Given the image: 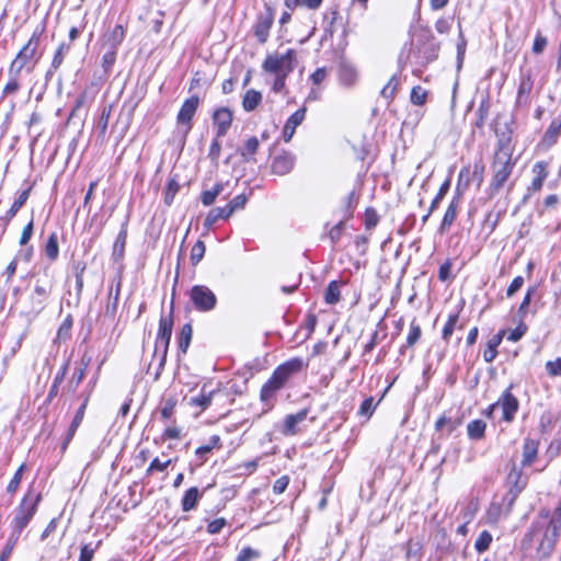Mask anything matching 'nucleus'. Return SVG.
<instances>
[{
  "label": "nucleus",
  "instance_id": "1",
  "mask_svg": "<svg viewBox=\"0 0 561 561\" xmlns=\"http://www.w3.org/2000/svg\"><path fill=\"white\" fill-rule=\"evenodd\" d=\"M549 512L542 511L540 519H538L531 530L525 536L523 543L537 542V552L540 558L549 557L556 546L557 539L560 534V526L556 520H548Z\"/></svg>",
  "mask_w": 561,
  "mask_h": 561
},
{
  "label": "nucleus",
  "instance_id": "2",
  "mask_svg": "<svg viewBox=\"0 0 561 561\" xmlns=\"http://www.w3.org/2000/svg\"><path fill=\"white\" fill-rule=\"evenodd\" d=\"M42 31L35 30L28 42L21 48L9 67V75H20L23 69L32 72L38 61L37 49Z\"/></svg>",
  "mask_w": 561,
  "mask_h": 561
},
{
  "label": "nucleus",
  "instance_id": "3",
  "mask_svg": "<svg viewBox=\"0 0 561 561\" xmlns=\"http://www.w3.org/2000/svg\"><path fill=\"white\" fill-rule=\"evenodd\" d=\"M41 499V494H33L32 491H28L24 495L20 505L14 511V516L11 522L12 533L10 536H15V539L19 540L21 533L35 515Z\"/></svg>",
  "mask_w": 561,
  "mask_h": 561
},
{
  "label": "nucleus",
  "instance_id": "4",
  "mask_svg": "<svg viewBox=\"0 0 561 561\" xmlns=\"http://www.w3.org/2000/svg\"><path fill=\"white\" fill-rule=\"evenodd\" d=\"M514 164L510 149L500 147L492 163L493 178L490 183L492 193H497L504 186L512 174Z\"/></svg>",
  "mask_w": 561,
  "mask_h": 561
},
{
  "label": "nucleus",
  "instance_id": "5",
  "mask_svg": "<svg viewBox=\"0 0 561 561\" xmlns=\"http://www.w3.org/2000/svg\"><path fill=\"white\" fill-rule=\"evenodd\" d=\"M297 64V53L289 48L284 54H268L262 64L263 71L273 76H289Z\"/></svg>",
  "mask_w": 561,
  "mask_h": 561
},
{
  "label": "nucleus",
  "instance_id": "6",
  "mask_svg": "<svg viewBox=\"0 0 561 561\" xmlns=\"http://www.w3.org/2000/svg\"><path fill=\"white\" fill-rule=\"evenodd\" d=\"M173 320L172 318H161L159 321V331L154 344V354H160L158 368L156 371V379L160 376L165 360L168 348L172 335Z\"/></svg>",
  "mask_w": 561,
  "mask_h": 561
},
{
  "label": "nucleus",
  "instance_id": "7",
  "mask_svg": "<svg viewBox=\"0 0 561 561\" xmlns=\"http://www.w3.org/2000/svg\"><path fill=\"white\" fill-rule=\"evenodd\" d=\"M190 299L194 308L201 312L211 311L217 305L216 295L205 285H194L190 291Z\"/></svg>",
  "mask_w": 561,
  "mask_h": 561
},
{
  "label": "nucleus",
  "instance_id": "8",
  "mask_svg": "<svg viewBox=\"0 0 561 561\" xmlns=\"http://www.w3.org/2000/svg\"><path fill=\"white\" fill-rule=\"evenodd\" d=\"M511 389H512V386L510 388H507L503 393L502 396L500 397V399L491 404L489 407V412H488V415H491V413L496 410L497 408H501L502 409V414H503V420L505 422H512L513 419H514V415L515 413L517 412L518 410V407H519V403H518V400L516 399V397H514L511 392Z\"/></svg>",
  "mask_w": 561,
  "mask_h": 561
},
{
  "label": "nucleus",
  "instance_id": "9",
  "mask_svg": "<svg viewBox=\"0 0 561 561\" xmlns=\"http://www.w3.org/2000/svg\"><path fill=\"white\" fill-rule=\"evenodd\" d=\"M274 23V13L271 9H266L264 12L260 13L254 23L253 30L257 41L261 44L267 42L270 36V30Z\"/></svg>",
  "mask_w": 561,
  "mask_h": 561
},
{
  "label": "nucleus",
  "instance_id": "10",
  "mask_svg": "<svg viewBox=\"0 0 561 561\" xmlns=\"http://www.w3.org/2000/svg\"><path fill=\"white\" fill-rule=\"evenodd\" d=\"M304 367V362L301 358L295 357L286 363L279 365L274 371L273 376L275 379H278L284 385L287 382V380L293 376L294 374L299 373Z\"/></svg>",
  "mask_w": 561,
  "mask_h": 561
},
{
  "label": "nucleus",
  "instance_id": "11",
  "mask_svg": "<svg viewBox=\"0 0 561 561\" xmlns=\"http://www.w3.org/2000/svg\"><path fill=\"white\" fill-rule=\"evenodd\" d=\"M232 111L228 107H220L214 112L213 122L216 127L217 138H221L227 134L232 124Z\"/></svg>",
  "mask_w": 561,
  "mask_h": 561
},
{
  "label": "nucleus",
  "instance_id": "12",
  "mask_svg": "<svg viewBox=\"0 0 561 561\" xmlns=\"http://www.w3.org/2000/svg\"><path fill=\"white\" fill-rule=\"evenodd\" d=\"M296 158L290 152H282L277 154L271 164L272 173L276 175H286L288 174L295 165Z\"/></svg>",
  "mask_w": 561,
  "mask_h": 561
},
{
  "label": "nucleus",
  "instance_id": "13",
  "mask_svg": "<svg viewBox=\"0 0 561 561\" xmlns=\"http://www.w3.org/2000/svg\"><path fill=\"white\" fill-rule=\"evenodd\" d=\"M198 105L199 98L197 95H192L191 98L186 99L178 113V124L190 126V123L195 115Z\"/></svg>",
  "mask_w": 561,
  "mask_h": 561
},
{
  "label": "nucleus",
  "instance_id": "14",
  "mask_svg": "<svg viewBox=\"0 0 561 561\" xmlns=\"http://www.w3.org/2000/svg\"><path fill=\"white\" fill-rule=\"evenodd\" d=\"M122 288L121 277L113 280V284L108 291L107 304L105 306V316L114 318L117 311L119 294Z\"/></svg>",
  "mask_w": 561,
  "mask_h": 561
},
{
  "label": "nucleus",
  "instance_id": "15",
  "mask_svg": "<svg viewBox=\"0 0 561 561\" xmlns=\"http://www.w3.org/2000/svg\"><path fill=\"white\" fill-rule=\"evenodd\" d=\"M306 108H299L297 110L293 115L289 116L287 122L285 123V126L283 128V139L284 141L288 142L291 140L296 128L302 123L305 119Z\"/></svg>",
  "mask_w": 561,
  "mask_h": 561
},
{
  "label": "nucleus",
  "instance_id": "16",
  "mask_svg": "<svg viewBox=\"0 0 561 561\" xmlns=\"http://www.w3.org/2000/svg\"><path fill=\"white\" fill-rule=\"evenodd\" d=\"M534 81L530 71L523 72L518 85L516 103L518 105H527L529 102V94L533 90Z\"/></svg>",
  "mask_w": 561,
  "mask_h": 561
},
{
  "label": "nucleus",
  "instance_id": "17",
  "mask_svg": "<svg viewBox=\"0 0 561 561\" xmlns=\"http://www.w3.org/2000/svg\"><path fill=\"white\" fill-rule=\"evenodd\" d=\"M340 82L345 87H352L358 79V71L354 65L347 61H341L339 67Z\"/></svg>",
  "mask_w": 561,
  "mask_h": 561
},
{
  "label": "nucleus",
  "instance_id": "18",
  "mask_svg": "<svg viewBox=\"0 0 561 561\" xmlns=\"http://www.w3.org/2000/svg\"><path fill=\"white\" fill-rule=\"evenodd\" d=\"M307 414L308 411L306 409L297 412L296 414H288L284 420L282 433L285 436H293L297 434V425L306 420Z\"/></svg>",
  "mask_w": 561,
  "mask_h": 561
},
{
  "label": "nucleus",
  "instance_id": "19",
  "mask_svg": "<svg viewBox=\"0 0 561 561\" xmlns=\"http://www.w3.org/2000/svg\"><path fill=\"white\" fill-rule=\"evenodd\" d=\"M70 48H71V45L68 44V43H61L58 46V48L56 49V51L54 54V57H53V60H51V65H50L49 69L46 72V78L47 79L49 77H51L53 73L61 66L65 57L70 51Z\"/></svg>",
  "mask_w": 561,
  "mask_h": 561
},
{
  "label": "nucleus",
  "instance_id": "20",
  "mask_svg": "<svg viewBox=\"0 0 561 561\" xmlns=\"http://www.w3.org/2000/svg\"><path fill=\"white\" fill-rule=\"evenodd\" d=\"M284 387V383L272 375L271 378L263 385L261 389V400L263 402H270L275 393Z\"/></svg>",
  "mask_w": 561,
  "mask_h": 561
},
{
  "label": "nucleus",
  "instance_id": "21",
  "mask_svg": "<svg viewBox=\"0 0 561 561\" xmlns=\"http://www.w3.org/2000/svg\"><path fill=\"white\" fill-rule=\"evenodd\" d=\"M231 215V209H229L227 205L225 207L211 208L205 218L204 227L209 229L218 220L228 219Z\"/></svg>",
  "mask_w": 561,
  "mask_h": 561
},
{
  "label": "nucleus",
  "instance_id": "22",
  "mask_svg": "<svg viewBox=\"0 0 561 561\" xmlns=\"http://www.w3.org/2000/svg\"><path fill=\"white\" fill-rule=\"evenodd\" d=\"M538 442L531 438H526L523 446V466H530L537 458Z\"/></svg>",
  "mask_w": 561,
  "mask_h": 561
},
{
  "label": "nucleus",
  "instance_id": "23",
  "mask_svg": "<svg viewBox=\"0 0 561 561\" xmlns=\"http://www.w3.org/2000/svg\"><path fill=\"white\" fill-rule=\"evenodd\" d=\"M262 93L254 89L245 91L242 98V107L245 112L254 111L262 102Z\"/></svg>",
  "mask_w": 561,
  "mask_h": 561
},
{
  "label": "nucleus",
  "instance_id": "24",
  "mask_svg": "<svg viewBox=\"0 0 561 561\" xmlns=\"http://www.w3.org/2000/svg\"><path fill=\"white\" fill-rule=\"evenodd\" d=\"M505 331H500L489 340L488 346L483 352V358L486 363H492L497 355V346L501 344Z\"/></svg>",
  "mask_w": 561,
  "mask_h": 561
},
{
  "label": "nucleus",
  "instance_id": "25",
  "mask_svg": "<svg viewBox=\"0 0 561 561\" xmlns=\"http://www.w3.org/2000/svg\"><path fill=\"white\" fill-rule=\"evenodd\" d=\"M202 494L199 493L196 486L190 488L183 499H182V510L183 512H190L197 505Z\"/></svg>",
  "mask_w": 561,
  "mask_h": 561
},
{
  "label": "nucleus",
  "instance_id": "26",
  "mask_svg": "<svg viewBox=\"0 0 561 561\" xmlns=\"http://www.w3.org/2000/svg\"><path fill=\"white\" fill-rule=\"evenodd\" d=\"M53 290V282L51 280H42L38 279L34 287V298L37 299L38 305H43L46 298L50 295Z\"/></svg>",
  "mask_w": 561,
  "mask_h": 561
},
{
  "label": "nucleus",
  "instance_id": "27",
  "mask_svg": "<svg viewBox=\"0 0 561 561\" xmlns=\"http://www.w3.org/2000/svg\"><path fill=\"white\" fill-rule=\"evenodd\" d=\"M31 191L32 186H28L27 188L20 193L19 197L14 201V203L5 214L4 219L7 224L16 215L20 208L26 203V201L30 197Z\"/></svg>",
  "mask_w": 561,
  "mask_h": 561
},
{
  "label": "nucleus",
  "instance_id": "28",
  "mask_svg": "<svg viewBox=\"0 0 561 561\" xmlns=\"http://www.w3.org/2000/svg\"><path fill=\"white\" fill-rule=\"evenodd\" d=\"M561 134V114L553 118L550 123L549 127L547 128L543 141L547 142L549 146L557 142L558 137Z\"/></svg>",
  "mask_w": 561,
  "mask_h": 561
},
{
  "label": "nucleus",
  "instance_id": "29",
  "mask_svg": "<svg viewBox=\"0 0 561 561\" xmlns=\"http://www.w3.org/2000/svg\"><path fill=\"white\" fill-rule=\"evenodd\" d=\"M88 367V363L82 362L79 366H77L72 373L71 378L68 381L67 388L68 391L73 393L77 391L79 385L83 380L85 376V369Z\"/></svg>",
  "mask_w": 561,
  "mask_h": 561
},
{
  "label": "nucleus",
  "instance_id": "30",
  "mask_svg": "<svg viewBox=\"0 0 561 561\" xmlns=\"http://www.w3.org/2000/svg\"><path fill=\"white\" fill-rule=\"evenodd\" d=\"M125 36V31L122 25H116L110 34L105 36V46L116 48L121 45Z\"/></svg>",
  "mask_w": 561,
  "mask_h": 561
},
{
  "label": "nucleus",
  "instance_id": "31",
  "mask_svg": "<svg viewBox=\"0 0 561 561\" xmlns=\"http://www.w3.org/2000/svg\"><path fill=\"white\" fill-rule=\"evenodd\" d=\"M224 191V184L217 183L214 185L213 188L203 191L201 194V201L204 206H211L216 198L221 194Z\"/></svg>",
  "mask_w": 561,
  "mask_h": 561
},
{
  "label": "nucleus",
  "instance_id": "32",
  "mask_svg": "<svg viewBox=\"0 0 561 561\" xmlns=\"http://www.w3.org/2000/svg\"><path fill=\"white\" fill-rule=\"evenodd\" d=\"M457 207H458V204L455 199L451 201V203L448 205V207L445 211L443 221L440 224L442 232L447 231L449 229V227L453 225V222L455 221V219L457 217Z\"/></svg>",
  "mask_w": 561,
  "mask_h": 561
},
{
  "label": "nucleus",
  "instance_id": "33",
  "mask_svg": "<svg viewBox=\"0 0 561 561\" xmlns=\"http://www.w3.org/2000/svg\"><path fill=\"white\" fill-rule=\"evenodd\" d=\"M486 424L482 420L471 421L467 426L468 436L471 439H481L484 436Z\"/></svg>",
  "mask_w": 561,
  "mask_h": 561
},
{
  "label": "nucleus",
  "instance_id": "34",
  "mask_svg": "<svg viewBox=\"0 0 561 561\" xmlns=\"http://www.w3.org/2000/svg\"><path fill=\"white\" fill-rule=\"evenodd\" d=\"M45 254L50 261L57 260L59 254V245L56 232L49 234L45 245Z\"/></svg>",
  "mask_w": 561,
  "mask_h": 561
},
{
  "label": "nucleus",
  "instance_id": "35",
  "mask_svg": "<svg viewBox=\"0 0 561 561\" xmlns=\"http://www.w3.org/2000/svg\"><path fill=\"white\" fill-rule=\"evenodd\" d=\"M113 106L105 105L102 108L101 116L99 118V122L96 124V130L101 137H104L107 130L111 113H112Z\"/></svg>",
  "mask_w": 561,
  "mask_h": 561
},
{
  "label": "nucleus",
  "instance_id": "36",
  "mask_svg": "<svg viewBox=\"0 0 561 561\" xmlns=\"http://www.w3.org/2000/svg\"><path fill=\"white\" fill-rule=\"evenodd\" d=\"M459 321V312H455L448 316L447 322L443 328L442 337L444 341L448 342L450 336L453 335L457 323Z\"/></svg>",
  "mask_w": 561,
  "mask_h": 561
},
{
  "label": "nucleus",
  "instance_id": "37",
  "mask_svg": "<svg viewBox=\"0 0 561 561\" xmlns=\"http://www.w3.org/2000/svg\"><path fill=\"white\" fill-rule=\"evenodd\" d=\"M340 298H341V294H340L339 283L336 280L330 282L325 289V295H324L325 301L330 305H334L340 300Z\"/></svg>",
  "mask_w": 561,
  "mask_h": 561
},
{
  "label": "nucleus",
  "instance_id": "38",
  "mask_svg": "<svg viewBox=\"0 0 561 561\" xmlns=\"http://www.w3.org/2000/svg\"><path fill=\"white\" fill-rule=\"evenodd\" d=\"M492 540H493V537L488 530L481 531L474 542L476 550L479 553L486 551L490 548Z\"/></svg>",
  "mask_w": 561,
  "mask_h": 561
},
{
  "label": "nucleus",
  "instance_id": "39",
  "mask_svg": "<svg viewBox=\"0 0 561 561\" xmlns=\"http://www.w3.org/2000/svg\"><path fill=\"white\" fill-rule=\"evenodd\" d=\"M259 146H260V142L256 137L253 136V137L249 138L245 141L244 147L242 148V150L240 152L241 156L243 157V159L245 161H250L252 156L257 151Z\"/></svg>",
  "mask_w": 561,
  "mask_h": 561
},
{
  "label": "nucleus",
  "instance_id": "40",
  "mask_svg": "<svg viewBox=\"0 0 561 561\" xmlns=\"http://www.w3.org/2000/svg\"><path fill=\"white\" fill-rule=\"evenodd\" d=\"M192 325L184 324L179 336V348L185 353L192 340Z\"/></svg>",
  "mask_w": 561,
  "mask_h": 561
},
{
  "label": "nucleus",
  "instance_id": "41",
  "mask_svg": "<svg viewBox=\"0 0 561 561\" xmlns=\"http://www.w3.org/2000/svg\"><path fill=\"white\" fill-rule=\"evenodd\" d=\"M459 425L458 421L451 420L446 416H442L436 422V428L439 431H445L447 434L453 433L457 426Z\"/></svg>",
  "mask_w": 561,
  "mask_h": 561
},
{
  "label": "nucleus",
  "instance_id": "42",
  "mask_svg": "<svg viewBox=\"0 0 561 561\" xmlns=\"http://www.w3.org/2000/svg\"><path fill=\"white\" fill-rule=\"evenodd\" d=\"M116 48L107 47V50L104 53L102 57V67L106 73L112 70L113 65L116 60Z\"/></svg>",
  "mask_w": 561,
  "mask_h": 561
},
{
  "label": "nucleus",
  "instance_id": "43",
  "mask_svg": "<svg viewBox=\"0 0 561 561\" xmlns=\"http://www.w3.org/2000/svg\"><path fill=\"white\" fill-rule=\"evenodd\" d=\"M213 394L214 391H209L208 393H206L203 388L199 396L191 398V403L193 405H198L202 409H206L210 405Z\"/></svg>",
  "mask_w": 561,
  "mask_h": 561
},
{
  "label": "nucleus",
  "instance_id": "44",
  "mask_svg": "<svg viewBox=\"0 0 561 561\" xmlns=\"http://www.w3.org/2000/svg\"><path fill=\"white\" fill-rule=\"evenodd\" d=\"M398 85H399V79L396 76H392L390 78V80L388 81V83L381 90V95L387 100L393 99L396 91L398 89Z\"/></svg>",
  "mask_w": 561,
  "mask_h": 561
},
{
  "label": "nucleus",
  "instance_id": "45",
  "mask_svg": "<svg viewBox=\"0 0 561 561\" xmlns=\"http://www.w3.org/2000/svg\"><path fill=\"white\" fill-rule=\"evenodd\" d=\"M421 335V327L416 323L415 320H413L410 323V331L407 337V345L410 347L413 346L420 340Z\"/></svg>",
  "mask_w": 561,
  "mask_h": 561
},
{
  "label": "nucleus",
  "instance_id": "46",
  "mask_svg": "<svg viewBox=\"0 0 561 561\" xmlns=\"http://www.w3.org/2000/svg\"><path fill=\"white\" fill-rule=\"evenodd\" d=\"M205 244L203 241H197L191 250V262L193 265H197L205 254Z\"/></svg>",
  "mask_w": 561,
  "mask_h": 561
},
{
  "label": "nucleus",
  "instance_id": "47",
  "mask_svg": "<svg viewBox=\"0 0 561 561\" xmlns=\"http://www.w3.org/2000/svg\"><path fill=\"white\" fill-rule=\"evenodd\" d=\"M179 190H180V184L174 179H171L168 182L165 193H164V203L167 205H171L173 203L174 196L176 195Z\"/></svg>",
  "mask_w": 561,
  "mask_h": 561
},
{
  "label": "nucleus",
  "instance_id": "48",
  "mask_svg": "<svg viewBox=\"0 0 561 561\" xmlns=\"http://www.w3.org/2000/svg\"><path fill=\"white\" fill-rule=\"evenodd\" d=\"M427 92L422 87H414L411 91L410 100L414 105H423L426 101Z\"/></svg>",
  "mask_w": 561,
  "mask_h": 561
},
{
  "label": "nucleus",
  "instance_id": "49",
  "mask_svg": "<svg viewBox=\"0 0 561 561\" xmlns=\"http://www.w3.org/2000/svg\"><path fill=\"white\" fill-rule=\"evenodd\" d=\"M449 185H450V181L449 180H446L439 187V191L437 193V195L435 196V198L432 201V204H431V207H430V213H433L439 205V203L442 202V199L445 197V195L447 194L448 190H449Z\"/></svg>",
  "mask_w": 561,
  "mask_h": 561
},
{
  "label": "nucleus",
  "instance_id": "50",
  "mask_svg": "<svg viewBox=\"0 0 561 561\" xmlns=\"http://www.w3.org/2000/svg\"><path fill=\"white\" fill-rule=\"evenodd\" d=\"M248 202V196L245 194H239L236 197H233L229 204H227L228 208L231 209V213L233 214L237 210H241L245 207Z\"/></svg>",
  "mask_w": 561,
  "mask_h": 561
},
{
  "label": "nucleus",
  "instance_id": "51",
  "mask_svg": "<svg viewBox=\"0 0 561 561\" xmlns=\"http://www.w3.org/2000/svg\"><path fill=\"white\" fill-rule=\"evenodd\" d=\"M24 468H25V465H21L20 468L14 473L13 478L11 479V481L9 482V484L7 486L8 493L12 494L18 490V488L21 483V480H22V473H23Z\"/></svg>",
  "mask_w": 561,
  "mask_h": 561
},
{
  "label": "nucleus",
  "instance_id": "52",
  "mask_svg": "<svg viewBox=\"0 0 561 561\" xmlns=\"http://www.w3.org/2000/svg\"><path fill=\"white\" fill-rule=\"evenodd\" d=\"M89 398H90V393H88L85 396L82 404L77 410L76 415H75V417H73V420L71 422L72 427H79L80 424L82 423V420H83L84 413H85V409H87V405H88Z\"/></svg>",
  "mask_w": 561,
  "mask_h": 561
},
{
  "label": "nucleus",
  "instance_id": "53",
  "mask_svg": "<svg viewBox=\"0 0 561 561\" xmlns=\"http://www.w3.org/2000/svg\"><path fill=\"white\" fill-rule=\"evenodd\" d=\"M175 405H176L175 399H173V398L167 399L164 401L163 407L160 410L161 417L163 420H169L174 413Z\"/></svg>",
  "mask_w": 561,
  "mask_h": 561
},
{
  "label": "nucleus",
  "instance_id": "54",
  "mask_svg": "<svg viewBox=\"0 0 561 561\" xmlns=\"http://www.w3.org/2000/svg\"><path fill=\"white\" fill-rule=\"evenodd\" d=\"M126 237H127V232L125 229H123L118 233L116 241L114 243V251H113L114 255L123 256L124 248H125V243H126Z\"/></svg>",
  "mask_w": 561,
  "mask_h": 561
},
{
  "label": "nucleus",
  "instance_id": "55",
  "mask_svg": "<svg viewBox=\"0 0 561 561\" xmlns=\"http://www.w3.org/2000/svg\"><path fill=\"white\" fill-rule=\"evenodd\" d=\"M545 367L549 376H561V357H558L556 360L547 362Z\"/></svg>",
  "mask_w": 561,
  "mask_h": 561
},
{
  "label": "nucleus",
  "instance_id": "56",
  "mask_svg": "<svg viewBox=\"0 0 561 561\" xmlns=\"http://www.w3.org/2000/svg\"><path fill=\"white\" fill-rule=\"evenodd\" d=\"M16 543H18V539H15V536H9L8 541L1 552L0 561L9 560Z\"/></svg>",
  "mask_w": 561,
  "mask_h": 561
},
{
  "label": "nucleus",
  "instance_id": "57",
  "mask_svg": "<svg viewBox=\"0 0 561 561\" xmlns=\"http://www.w3.org/2000/svg\"><path fill=\"white\" fill-rule=\"evenodd\" d=\"M9 76H10V80L3 88V91H2L3 95L14 94L20 89V84L18 81V78L20 75H9Z\"/></svg>",
  "mask_w": 561,
  "mask_h": 561
},
{
  "label": "nucleus",
  "instance_id": "58",
  "mask_svg": "<svg viewBox=\"0 0 561 561\" xmlns=\"http://www.w3.org/2000/svg\"><path fill=\"white\" fill-rule=\"evenodd\" d=\"M260 557V552L250 548H243L237 557V561H252Z\"/></svg>",
  "mask_w": 561,
  "mask_h": 561
},
{
  "label": "nucleus",
  "instance_id": "59",
  "mask_svg": "<svg viewBox=\"0 0 561 561\" xmlns=\"http://www.w3.org/2000/svg\"><path fill=\"white\" fill-rule=\"evenodd\" d=\"M527 331V325L525 323H519L514 330H511L507 335V340L511 342L519 341Z\"/></svg>",
  "mask_w": 561,
  "mask_h": 561
},
{
  "label": "nucleus",
  "instance_id": "60",
  "mask_svg": "<svg viewBox=\"0 0 561 561\" xmlns=\"http://www.w3.org/2000/svg\"><path fill=\"white\" fill-rule=\"evenodd\" d=\"M375 408H376V404L374 403V398L369 397L362 402V404L359 407V414L370 417Z\"/></svg>",
  "mask_w": 561,
  "mask_h": 561
},
{
  "label": "nucleus",
  "instance_id": "61",
  "mask_svg": "<svg viewBox=\"0 0 561 561\" xmlns=\"http://www.w3.org/2000/svg\"><path fill=\"white\" fill-rule=\"evenodd\" d=\"M523 285H524V277L516 276L510 284L508 288L506 289V296L508 298L513 297L523 287Z\"/></svg>",
  "mask_w": 561,
  "mask_h": 561
},
{
  "label": "nucleus",
  "instance_id": "62",
  "mask_svg": "<svg viewBox=\"0 0 561 561\" xmlns=\"http://www.w3.org/2000/svg\"><path fill=\"white\" fill-rule=\"evenodd\" d=\"M170 463H171L170 459L162 462V461H160L159 458H154L147 469V474H150L153 471H164L169 467Z\"/></svg>",
  "mask_w": 561,
  "mask_h": 561
},
{
  "label": "nucleus",
  "instance_id": "63",
  "mask_svg": "<svg viewBox=\"0 0 561 561\" xmlns=\"http://www.w3.org/2000/svg\"><path fill=\"white\" fill-rule=\"evenodd\" d=\"M343 221H340L335 226H333L329 231V238L331 239L332 243L335 244L340 241L342 231H343Z\"/></svg>",
  "mask_w": 561,
  "mask_h": 561
},
{
  "label": "nucleus",
  "instance_id": "64",
  "mask_svg": "<svg viewBox=\"0 0 561 561\" xmlns=\"http://www.w3.org/2000/svg\"><path fill=\"white\" fill-rule=\"evenodd\" d=\"M226 526V519L220 517V518H217L215 520H211L208 525H207V531L209 534H218L221 531V529Z\"/></svg>",
  "mask_w": 561,
  "mask_h": 561
}]
</instances>
